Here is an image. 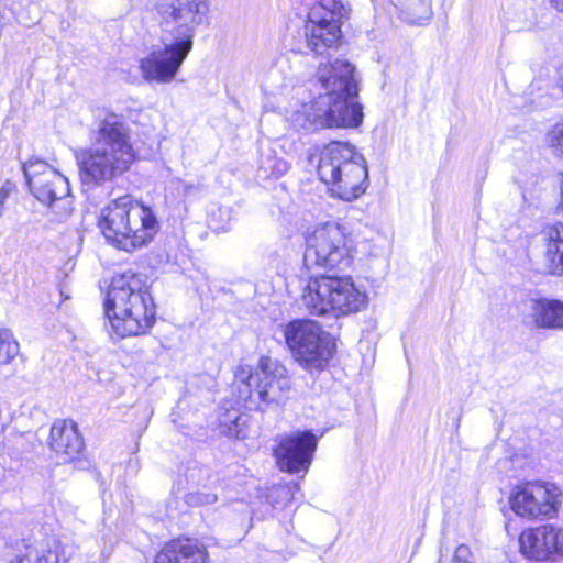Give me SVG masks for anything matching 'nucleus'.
I'll return each instance as SVG.
<instances>
[{
  "instance_id": "a211bd4d",
  "label": "nucleus",
  "mask_w": 563,
  "mask_h": 563,
  "mask_svg": "<svg viewBox=\"0 0 563 563\" xmlns=\"http://www.w3.org/2000/svg\"><path fill=\"white\" fill-rule=\"evenodd\" d=\"M207 556L206 547L198 540L176 539L164 545L155 563H206Z\"/></svg>"
},
{
  "instance_id": "7ed1b4c3",
  "label": "nucleus",
  "mask_w": 563,
  "mask_h": 563,
  "mask_svg": "<svg viewBox=\"0 0 563 563\" xmlns=\"http://www.w3.org/2000/svg\"><path fill=\"white\" fill-rule=\"evenodd\" d=\"M97 120L91 145L76 155L82 184L92 187L121 177L135 159L129 129L120 117L101 110Z\"/></svg>"
},
{
  "instance_id": "72a5a7b5",
  "label": "nucleus",
  "mask_w": 563,
  "mask_h": 563,
  "mask_svg": "<svg viewBox=\"0 0 563 563\" xmlns=\"http://www.w3.org/2000/svg\"><path fill=\"white\" fill-rule=\"evenodd\" d=\"M292 486H294V489H296V490L299 489V484L298 483H292Z\"/></svg>"
},
{
  "instance_id": "cd10ccee",
  "label": "nucleus",
  "mask_w": 563,
  "mask_h": 563,
  "mask_svg": "<svg viewBox=\"0 0 563 563\" xmlns=\"http://www.w3.org/2000/svg\"><path fill=\"white\" fill-rule=\"evenodd\" d=\"M186 500L190 506L211 505L217 501V495L211 493H190L186 496Z\"/></svg>"
},
{
  "instance_id": "b1692460",
  "label": "nucleus",
  "mask_w": 563,
  "mask_h": 563,
  "mask_svg": "<svg viewBox=\"0 0 563 563\" xmlns=\"http://www.w3.org/2000/svg\"><path fill=\"white\" fill-rule=\"evenodd\" d=\"M247 417L239 415L236 411L227 413V418L221 420L222 432L228 437L242 439L245 437L244 426L246 424Z\"/></svg>"
},
{
  "instance_id": "2eb2a0df",
  "label": "nucleus",
  "mask_w": 563,
  "mask_h": 563,
  "mask_svg": "<svg viewBox=\"0 0 563 563\" xmlns=\"http://www.w3.org/2000/svg\"><path fill=\"white\" fill-rule=\"evenodd\" d=\"M49 446L55 452L58 463L74 461L84 449L77 424L73 420L55 421L51 428Z\"/></svg>"
},
{
  "instance_id": "0eeeda50",
  "label": "nucleus",
  "mask_w": 563,
  "mask_h": 563,
  "mask_svg": "<svg viewBox=\"0 0 563 563\" xmlns=\"http://www.w3.org/2000/svg\"><path fill=\"white\" fill-rule=\"evenodd\" d=\"M235 378L244 387L240 390L241 396L246 394L245 400L254 402L260 410L284 405L292 387L287 368L269 356H261L255 372L249 366H241Z\"/></svg>"
},
{
  "instance_id": "412c9836",
  "label": "nucleus",
  "mask_w": 563,
  "mask_h": 563,
  "mask_svg": "<svg viewBox=\"0 0 563 563\" xmlns=\"http://www.w3.org/2000/svg\"><path fill=\"white\" fill-rule=\"evenodd\" d=\"M67 558L60 559L56 551L44 547L27 545L23 553L18 554L9 563H66Z\"/></svg>"
},
{
  "instance_id": "f8f14e48",
  "label": "nucleus",
  "mask_w": 563,
  "mask_h": 563,
  "mask_svg": "<svg viewBox=\"0 0 563 563\" xmlns=\"http://www.w3.org/2000/svg\"><path fill=\"white\" fill-rule=\"evenodd\" d=\"M509 503L517 516L527 519H550L562 507V492L550 482H526L515 487Z\"/></svg>"
},
{
  "instance_id": "f03ea898",
  "label": "nucleus",
  "mask_w": 563,
  "mask_h": 563,
  "mask_svg": "<svg viewBox=\"0 0 563 563\" xmlns=\"http://www.w3.org/2000/svg\"><path fill=\"white\" fill-rule=\"evenodd\" d=\"M354 70L350 62L340 58L319 65L317 80L325 92L311 103L302 128H357L362 124V106L355 101L358 88Z\"/></svg>"
},
{
  "instance_id": "39448f33",
  "label": "nucleus",
  "mask_w": 563,
  "mask_h": 563,
  "mask_svg": "<svg viewBox=\"0 0 563 563\" xmlns=\"http://www.w3.org/2000/svg\"><path fill=\"white\" fill-rule=\"evenodd\" d=\"M99 227L106 240L128 252L146 245L158 232L154 212L129 196L111 201L101 210Z\"/></svg>"
},
{
  "instance_id": "c756f323",
  "label": "nucleus",
  "mask_w": 563,
  "mask_h": 563,
  "mask_svg": "<svg viewBox=\"0 0 563 563\" xmlns=\"http://www.w3.org/2000/svg\"><path fill=\"white\" fill-rule=\"evenodd\" d=\"M9 197V190L2 187L0 189V217L2 216L3 206Z\"/></svg>"
},
{
  "instance_id": "5701e85b",
  "label": "nucleus",
  "mask_w": 563,
  "mask_h": 563,
  "mask_svg": "<svg viewBox=\"0 0 563 563\" xmlns=\"http://www.w3.org/2000/svg\"><path fill=\"white\" fill-rule=\"evenodd\" d=\"M547 256L551 263L552 273L563 275V227L562 230L555 231V238L549 242Z\"/></svg>"
},
{
  "instance_id": "6e6552de",
  "label": "nucleus",
  "mask_w": 563,
  "mask_h": 563,
  "mask_svg": "<svg viewBox=\"0 0 563 563\" xmlns=\"http://www.w3.org/2000/svg\"><path fill=\"white\" fill-rule=\"evenodd\" d=\"M347 15L349 9L342 1L324 0L313 4L298 32L305 47L316 55H324L336 48L342 37V21Z\"/></svg>"
},
{
  "instance_id": "1a4fd4ad",
  "label": "nucleus",
  "mask_w": 563,
  "mask_h": 563,
  "mask_svg": "<svg viewBox=\"0 0 563 563\" xmlns=\"http://www.w3.org/2000/svg\"><path fill=\"white\" fill-rule=\"evenodd\" d=\"M284 338L299 364L309 372L327 367L333 354V343L320 325L312 320L298 319L284 328Z\"/></svg>"
},
{
  "instance_id": "9d476101",
  "label": "nucleus",
  "mask_w": 563,
  "mask_h": 563,
  "mask_svg": "<svg viewBox=\"0 0 563 563\" xmlns=\"http://www.w3.org/2000/svg\"><path fill=\"white\" fill-rule=\"evenodd\" d=\"M23 173L31 194L48 207L58 220L73 212V198L68 179L42 159L23 164Z\"/></svg>"
},
{
  "instance_id": "f3484780",
  "label": "nucleus",
  "mask_w": 563,
  "mask_h": 563,
  "mask_svg": "<svg viewBox=\"0 0 563 563\" xmlns=\"http://www.w3.org/2000/svg\"><path fill=\"white\" fill-rule=\"evenodd\" d=\"M355 147L346 142H330L319 153L317 172L321 181H333L342 167L354 158L356 159Z\"/></svg>"
},
{
  "instance_id": "6ab92c4d",
  "label": "nucleus",
  "mask_w": 563,
  "mask_h": 563,
  "mask_svg": "<svg viewBox=\"0 0 563 563\" xmlns=\"http://www.w3.org/2000/svg\"><path fill=\"white\" fill-rule=\"evenodd\" d=\"M521 554L529 560L547 561L551 559L544 525L526 529L519 537Z\"/></svg>"
},
{
  "instance_id": "393cba45",
  "label": "nucleus",
  "mask_w": 563,
  "mask_h": 563,
  "mask_svg": "<svg viewBox=\"0 0 563 563\" xmlns=\"http://www.w3.org/2000/svg\"><path fill=\"white\" fill-rule=\"evenodd\" d=\"M19 353V343L9 330L0 331V364L10 363Z\"/></svg>"
},
{
  "instance_id": "dca6fc26",
  "label": "nucleus",
  "mask_w": 563,
  "mask_h": 563,
  "mask_svg": "<svg viewBox=\"0 0 563 563\" xmlns=\"http://www.w3.org/2000/svg\"><path fill=\"white\" fill-rule=\"evenodd\" d=\"M522 322L533 329H563V301L547 298L529 300Z\"/></svg>"
},
{
  "instance_id": "473e14b6",
  "label": "nucleus",
  "mask_w": 563,
  "mask_h": 563,
  "mask_svg": "<svg viewBox=\"0 0 563 563\" xmlns=\"http://www.w3.org/2000/svg\"><path fill=\"white\" fill-rule=\"evenodd\" d=\"M559 85H560V88H561V90L563 92V67L561 68V76H560V84Z\"/></svg>"
},
{
  "instance_id": "a878e982",
  "label": "nucleus",
  "mask_w": 563,
  "mask_h": 563,
  "mask_svg": "<svg viewBox=\"0 0 563 563\" xmlns=\"http://www.w3.org/2000/svg\"><path fill=\"white\" fill-rule=\"evenodd\" d=\"M548 538V545L550 548V555H563V528L554 525H544Z\"/></svg>"
},
{
  "instance_id": "4468645a",
  "label": "nucleus",
  "mask_w": 563,
  "mask_h": 563,
  "mask_svg": "<svg viewBox=\"0 0 563 563\" xmlns=\"http://www.w3.org/2000/svg\"><path fill=\"white\" fill-rule=\"evenodd\" d=\"M333 181H324L330 187L333 196L352 201L362 196L366 190L368 177L364 157L358 153L356 159L344 165Z\"/></svg>"
},
{
  "instance_id": "7c9ffc66",
  "label": "nucleus",
  "mask_w": 563,
  "mask_h": 563,
  "mask_svg": "<svg viewBox=\"0 0 563 563\" xmlns=\"http://www.w3.org/2000/svg\"><path fill=\"white\" fill-rule=\"evenodd\" d=\"M551 5L558 11L563 12V0H549Z\"/></svg>"
},
{
  "instance_id": "4be33fe9",
  "label": "nucleus",
  "mask_w": 563,
  "mask_h": 563,
  "mask_svg": "<svg viewBox=\"0 0 563 563\" xmlns=\"http://www.w3.org/2000/svg\"><path fill=\"white\" fill-rule=\"evenodd\" d=\"M288 163L273 154L262 155L258 166V176L262 178H278L287 173Z\"/></svg>"
},
{
  "instance_id": "f704fd0d",
  "label": "nucleus",
  "mask_w": 563,
  "mask_h": 563,
  "mask_svg": "<svg viewBox=\"0 0 563 563\" xmlns=\"http://www.w3.org/2000/svg\"><path fill=\"white\" fill-rule=\"evenodd\" d=\"M250 404L251 405H249V408H252V405H255L254 402H251V401H250ZM254 407L256 408V406H254Z\"/></svg>"
},
{
  "instance_id": "2f4dec72",
  "label": "nucleus",
  "mask_w": 563,
  "mask_h": 563,
  "mask_svg": "<svg viewBox=\"0 0 563 563\" xmlns=\"http://www.w3.org/2000/svg\"><path fill=\"white\" fill-rule=\"evenodd\" d=\"M560 206L563 209V176H562V179H561V202H560Z\"/></svg>"
},
{
  "instance_id": "f257e3e1",
  "label": "nucleus",
  "mask_w": 563,
  "mask_h": 563,
  "mask_svg": "<svg viewBox=\"0 0 563 563\" xmlns=\"http://www.w3.org/2000/svg\"><path fill=\"white\" fill-rule=\"evenodd\" d=\"M162 46L140 60L147 81L169 82L192 49L196 30L208 23V0H153Z\"/></svg>"
},
{
  "instance_id": "20e7f679",
  "label": "nucleus",
  "mask_w": 563,
  "mask_h": 563,
  "mask_svg": "<svg viewBox=\"0 0 563 563\" xmlns=\"http://www.w3.org/2000/svg\"><path fill=\"white\" fill-rule=\"evenodd\" d=\"M103 309L111 338L144 335L156 320V307L146 277L131 271L113 276Z\"/></svg>"
},
{
  "instance_id": "aec40b11",
  "label": "nucleus",
  "mask_w": 563,
  "mask_h": 563,
  "mask_svg": "<svg viewBox=\"0 0 563 563\" xmlns=\"http://www.w3.org/2000/svg\"><path fill=\"white\" fill-rule=\"evenodd\" d=\"M397 11L405 23L424 26L433 16L432 0H399Z\"/></svg>"
},
{
  "instance_id": "9b49d317",
  "label": "nucleus",
  "mask_w": 563,
  "mask_h": 563,
  "mask_svg": "<svg viewBox=\"0 0 563 563\" xmlns=\"http://www.w3.org/2000/svg\"><path fill=\"white\" fill-rule=\"evenodd\" d=\"M303 263L324 269L350 265L345 228L335 221L318 224L306 238Z\"/></svg>"
},
{
  "instance_id": "bb28decb",
  "label": "nucleus",
  "mask_w": 563,
  "mask_h": 563,
  "mask_svg": "<svg viewBox=\"0 0 563 563\" xmlns=\"http://www.w3.org/2000/svg\"><path fill=\"white\" fill-rule=\"evenodd\" d=\"M548 143L553 148L555 155L563 156V122L561 124H556L549 133H548Z\"/></svg>"
},
{
  "instance_id": "423d86ee",
  "label": "nucleus",
  "mask_w": 563,
  "mask_h": 563,
  "mask_svg": "<svg viewBox=\"0 0 563 563\" xmlns=\"http://www.w3.org/2000/svg\"><path fill=\"white\" fill-rule=\"evenodd\" d=\"M366 292L356 288L350 276L322 275L311 278L301 296L310 314L334 317L356 313L367 306Z\"/></svg>"
},
{
  "instance_id": "c85d7f7f",
  "label": "nucleus",
  "mask_w": 563,
  "mask_h": 563,
  "mask_svg": "<svg viewBox=\"0 0 563 563\" xmlns=\"http://www.w3.org/2000/svg\"><path fill=\"white\" fill-rule=\"evenodd\" d=\"M452 563H476L473 552L466 544H460L454 551Z\"/></svg>"
},
{
  "instance_id": "ddd939ff",
  "label": "nucleus",
  "mask_w": 563,
  "mask_h": 563,
  "mask_svg": "<svg viewBox=\"0 0 563 563\" xmlns=\"http://www.w3.org/2000/svg\"><path fill=\"white\" fill-rule=\"evenodd\" d=\"M317 445L318 439L311 431H297L282 438L274 450L278 467L288 473H307Z\"/></svg>"
}]
</instances>
